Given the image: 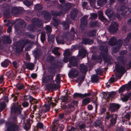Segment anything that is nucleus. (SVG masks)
I'll return each mask as SVG.
<instances>
[{"mask_svg":"<svg viewBox=\"0 0 131 131\" xmlns=\"http://www.w3.org/2000/svg\"><path fill=\"white\" fill-rule=\"evenodd\" d=\"M99 19L102 21H106L107 19H106L103 15V13L101 12H100L99 13Z\"/></svg>","mask_w":131,"mask_h":131,"instance_id":"obj_30","label":"nucleus"},{"mask_svg":"<svg viewBox=\"0 0 131 131\" xmlns=\"http://www.w3.org/2000/svg\"><path fill=\"white\" fill-rule=\"evenodd\" d=\"M53 24L56 27L58 24L60 23V20L57 18L55 17H53Z\"/></svg>","mask_w":131,"mask_h":131,"instance_id":"obj_32","label":"nucleus"},{"mask_svg":"<svg viewBox=\"0 0 131 131\" xmlns=\"http://www.w3.org/2000/svg\"><path fill=\"white\" fill-rule=\"evenodd\" d=\"M63 54L64 57H69V56L71 55V53L69 50H67L65 51L64 53Z\"/></svg>","mask_w":131,"mask_h":131,"instance_id":"obj_44","label":"nucleus"},{"mask_svg":"<svg viewBox=\"0 0 131 131\" xmlns=\"http://www.w3.org/2000/svg\"><path fill=\"white\" fill-rule=\"evenodd\" d=\"M59 48L58 47H55L52 50V51L53 53L55 55L59 56L60 55V53L58 52V50Z\"/></svg>","mask_w":131,"mask_h":131,"instance_id":"obj_36","label":"nucleus"},{"mask_svg":"<svg viewBox=\"0 0 131 131\" xmlns=\"http://www.w3.org/2000/svg\"><path fill=\"white\" fill-rule=\"evenodd\" d=\"M75 5L71 3H66L65 6H63L62 9L60 10V12H58L56 11H52L51 12V14L52 15L54 16H57L61 15L63 13H65L68 10L71 8L74 7Z\"/></svg>","mask_w":131,"mask_h":131,"instance_id":"obj_2","label":"nucleus"},{"mask_svg":"<svg viewBox=\"0 0 131 131\" xmlns=\"http://www.w3.org/2000/svg\"><path fill=\"white\" fill-rule=\"evenodd\" d=\"M34 25H28V29L30 31L33 30L35 28V26H34Z\"/></svg>","mask_w":131,"mask_h":131,"instance_id":"obj_54","label":"nucleus"},{"mask_svg":"<svg viewBox=\"0 0 131 131\" xmlns=\"http://www.w3.org/2000/svg\"><path fill=\"white\" fill-rule=\"evenodd\" d=\"M55 74H52L46 76H43L42 78V81L43 83H47L50 80H52L55 76Z\"/></svg>","mask_w":131,"mask_h":131,"instance_id":"obj_11","label":"nucleus"},{"mask_svg":"<svg viewBox=\"0 0 131 131\" xmlns=\"http://www.w3.org/2000/svg\"><path fill=\"white\" fill-rule=\"evenodd\" d=\"M82 43L85 44H91L93 43V41L87 38L83 39L82 40Z\"/></svg>","mask_w":131,"mask_h":131,"instance_id":"obj_26","label":"nucleus"},{"mask_svg":"<svg viewBox=\"0 0 131 131\" xmlns=\"http://www.w3.org/2000/svg\"><path fill=\"white\" fill-rule=\"evenodd\" d=\"M21 12L20 9L15 8H13L12 10V13L14 15L19 14Z\"/></svg>","mask_w":131,"mask_h":131,"instance_id":"obj_21","label":"nucleus"},{"mask_svg":"<svg viewBox=\"0 0 131 131\" xmlns=\"http://www.w3.org/2000/svg\"><path fill=\"white\" fill-rule=\"evenodd\" d=\"M125 88L124 85L122 86L119 90V93L123 92L125 90Z\"/></svg>","mask_w":131,"mask_h":131,"instance_id":"obj_61","label":"nucleus"},{"mask_svg":"<svg viewBox=\"0 0 131 131\" xmlns=\"http://www.w3.org/2000/svg\"><path fill=\"white\" fill-rule=\"evenodd\" d=\"M99 80V77L96 74H94L91 76V80L94 82H97Z\"/></svg>","mask_w":131,"mask_h":131,"instance_id":"obj_29","label":"nucleus"},{"mask_svg":"<svg viewBox=\"0 0 131 131\" xmlns=\"http://www.w3.org/2000/svg\"><path fill=\"white\" fill-rule=\"evenodd\" d=\"M62 24L63 27L65 29H68L69 28V25L66 22L64 21L62 23Z\"/></svg>","mask_w":131,"mask_h":131,"instance_id":"obj_49","label":"nucleus"},{"mask_svg":"<svg viewBox=\"0 0 131 131\" xmlns=\"http://www.w3.org/2000/svg\"><path fill=\"white\" fill-rule=\"evenodd\" d=\"M61 78L60 76V74H58L56 75V78L55 80V82L59 84L60 83V79Z\"/></svg>","mask_w":131,"mask_h":131,"instance_id":"obj_47","label":"nucleus"},{"mask_svg":"<svg viewBox=\"0 0 131 131\" xmlns=\"http://www.w3.org/2000/svg\"><path fill=\"white\" fill-rule=\"evenodd\" d=\"M52 100L51 97L49 98L48 99V104L50 105L52 107L55 106L56 105V104L52 102L51 101Z\"/></svg>","mask_w":131,"mask_h":131,"instance_id":"obj_41","label":"nucleus"},{"mask_svg":"<svg viewBox=\"0 0 131 131\" xmlns=\"http://www.w3.org/2000/svg\"><path fill=\"white\" fill-rule=\"evenodd\" d=\"M96 32L94 30L90 31L88 33V35L89 36L93 37L96 35Z\"/></svg>","mask_w":131,"mask_h":131,"instance_id":"obj_39","label":"nucleus"},{"mask_svg":"<svg viewBox=\"0 0 131 131\" xmlns=\"http://www.w3.org/2000/svg\"><path fill=\"white\" fill-rule=\"evenodd\" d=\"M88 16H84L81 19L80 26L81 30H84L86 27L88 21Z\"/></svg>","mask_w":131,"mask_h":131,"instance_id":"obj_10","label":"nucleus"},{"mask_svg":"<svg viewBox=\"0 0 131 131\" xmlns=\"http://www.w3.org/2000/svg\"><path fill=\"white\" fill-rule=\"evenodd\" d=\"M64 127V126L62 124H60L59 125L58 129H59V131H62Z\"/></svg>","mask_w":131,"mask_h":131,"instance_id":"obj_56","label":"nucleus"},{"mask_svg":"<svg viewBox=\"0 0 131 131\" xmlns=\"http://www.w3.org/2000/svg\"><path fill=\"white\" fill-rule=\"evenodd\" d=\"M85 75H80L77 79V81L78 82H82L84 80L85 78Z\"/></svg>","mask_w":131,"mask_h":131,"instance_id":"obj_43","label":"nucleus"},{"mask_svg":"<svg viewBox=\"0 0 131 131\" xmlns=\"http://www.w3.org/2000/svg\"><path fill=\"white\" fill-rule=\"evenodd\" d=\"M86 51L83 49H82L79 51L78 56L83 58L86 56Z\"/></svg>","mask_w":131,"mask_h":131,"instance_id":"obj_25","label":"nucleus"},{"mask_svg":"<svg viewBox=\"0 0 131 131\" xmlns=\"http://www.w3.org/2000/svg\"><path fill=\"white\" fill-rule=\"evenodd\" d=\"M80 69L82 73H86L88 70V67L84 64H82L80 66Z\"/></svg>","mask_w":131,"mask_h":131,"instance_id":"obj_19","label":"nucleus"},{"mask_svg":"<svg viewBox=\"0 0 131 131\" xmlns=\"http://www.w3.org/2000/svg\"><path fill=\"white\" fill-rule=\"evenodd\" d=\"M129 98L127 95H126L124 96V97L121 98V100L124 101L126 102L128 101Z\"/></svg>","mask_w":131,"mask_h":131,"instance_id":"obj_60","label":"nucleus"},{"mask_svg":"<svg viewBox=\"0 0 131 131\" xmlns=\"http://www.w3.org/2000/svg\"><path fill=\"white\" fill-rule=\"evenodd\" d=\"M75 33L74 31V28L72 27L71 29L70 32L65 33L63 34L61 37H57L56 40L58 44H64V41L66 40H72L74 36Z\"/></svg>","mask_w":131,"mask_h":131,"instance_id":"obj_1","label":"nucleus"},{"mask_svg":"<svg viewBox=\"0 0 131 131\" xmlns=\"http://www.w3.org/2000/svg\"><path fill=\"white\" fill-rule=\"evenodd\" d=\"M46 30L48 32H50L52 31V29L51 27L49 26H47L46 27Z\"/></svg>","mask_w":131,"mask_h":131,"instance_id":"obj_62","label":"nucleus"},{"mask_svg":"<svg viewBox=\"0 0 131 131\" xmlns=\"http://www.w3.org/2000/svg\"><path fill=\"white\" fill-rule=\"evenodd\" d=\"M118 26V24L114 21H112L111 25L108 28V30L110 32L113 34L116 32L118 30V28L115 26Z\"/></svg>","mask_w":131,"mask_h":131,"instance_id":"obj_8","label":"nucleus"},{"mask_svg":"<svg viewBox=\"0 0 131 131\" xmlns=\"http://www.w3.org/2000/svg\"><path fill=\"white\" fill-rule=\"evenodd\" d=\"M78 12V10L76 9L73 8L72 9L70 13V17L72 19H73L76 17Z\"/></svg>","mask_w":131,"mask_h":131,"instance_id":"obj_17","label":"nucleus"},{"mask_svg":"<svg viewBox=\"0 0 131 131\" xmlns=\"http://www.w3.org/2000/svg\"><path fill=\"white\" fill-rule=\"evenodd\" d=\"M24 99L26 100H30V101H31L35 100V99L33 98L30 95H26L24 97Z\"/></svg>","mask_w":131,"mask_h":131,"instance_id":"obj_46","label":"nucleus"},{"mask_svg":"<svg viewBox=\"0 0 131 131\" xmlns=\"http://www.w3.org/2000/svg\"><path fill=\"white\" fill-rule=\"evenodd\" d=\"M79 74V71L74 68H72L70 70L68 75L71 78H73L77 77Z\"/></svg>","mask_w":131,"mask_h":131,"instance_id":"obj_12","label":"nucleus"},{"mask_svg":"<svg viewBox=\"0 0 131 131\" xmlns=\"http://www.w3.org/2000/svg\"><path fill=\"white\" fill-rule=\"evenodd\" d=\"M120 105L118 104L112 103L110 105V109L112 112H114L117 110L119 108Z\"/></svg>","mask_w":131,"mask_h":131,"instance_id":"obj_13","label":"nucleus"},{"mask_svg":"<svg viewBox=\"0 0 131 131\" xmlns=\"http://www.w3.org/2000/svg\"><path fill=\"white\" fill-rule=\"evenodd\" d=\"M22 110V108L20 106H17V105L14 104L11 108V112L17 114H20Z\"/></svg>","mask_w":131,"mask_h":131,"instance_id":"obj_7","label":"nucleus"},{"mask_svg":"<svg viewBox=\"0 0 131 131\" xmlns=\"http://www.w3.org/2000/svg\"><path fill=\"white\" fill-rule=\"evenodd\" d=\"M116 43L117 45V47L116 48L114 47L112 49V50L113 52H116L119 50L122 44V41L121 40H119Z\"/></svg>","mask_w":131,"mask_h":131,"instance_id":"obj_14","label":"nucleus"},{"mask_svg":"<svg viewBox=\"0 0 131 131\" xmlns=\"http://www.w3.org/2000/svg\"><path fill=\"white\" fill-rule=\"evenodd\" d=\"M44 18L47 20H49L51 18V16L50 14L47 11H45L44 12Z\"/></svg>","mask_w":131,"mask_h":131,"instance_id":"obj_24","label":"nucleus"},{"mask_svg":"<svg viewBox=\"0 0 131 131\" xmlns=\"http://www.w3.org/2000/svg\"><path fill=\"white\" fill-rule=\"evenodd\" d=\"M16 87L19 90L22 89L24 87V85L20 83H18L16 85Z\"/></svg>","mask_w":131,"mask_h":131,"instance_id":"obj_40","label":"nucleus"},{"mask_svg":"<svg viewBox=\"0 0 131 131\" xmlns=\"http://www.w3.org/2000/svg\"><path fill=\"white\" fill-rule=\"evenodd\" d=\"M131 37V34H128L125 39V41H126V42H128L129 40Z\"/></svg>","mask_w":131,"mask_h":131,"instance_id":"obj_57","label":"nucleus"},{"mask_svg":"<svg viewBox=\"0 0 131 131\" xmlns=\"http://www.w3.org/2000/svg\"><path fill=\"white\" fill-rule=\"evenodd\" d=\"M2 41L3 43L5 44L10 43L11 42L9 37L6 36L4 37Z\"/></svg>","mask_w":131,"mask_h":131,"instance_id":"obj_23","label":"nucleus"},{"mask_svg":"<svg viewBox=\"0 0 131 131\" xmlns=\"http://www.w3.org/2000/svg\"><path fill=\"white\" fill-rule=\"evenodd\" d=\"M77 59L74 57H71L69 59V62L71 65L74 67H76L78 65Z\"/></svg>","mask_w":131,"mask_h":131,"instance_id":"obj_15","label":"nucleus"},{"mask_svg":"<svg viewBox=\"0 0 131 131\" xmlns=\"http://www.w3.org/2000/svg\"><path fill=\"white\" fill-rule=\"evenodd\" d=\"M119 13L122 15H129L131 13V9L125 6H122L119 11Z\"/></svg>","mask_w":131,"mask_h":131,"instance_id":"obj_6","label":"nucleus"},{"mask_svg":"<svg viewBox=\"0 0 131 131\" xmlns=\"http://www.w3.org/2000/svg\"><path fill=\"white\" fill-rule=\"evenodd\" d=\"M54 58L52 56H49L47 57V60L48 62L51 63L54 61Z\"/></svg>","mask_w":131,"mask_h":131,"instance_id":"obj_35","label":"nucleus"},{"mask_svg":"<svg viewBox=\"0 0 131 131\" xmlns=\"http://www.w3.org/2000/svg\"><path fill=\"white\" fill-rule=\"evenodd\" d=\"M45 34L44 33H41V35L40 39L41 41L43 43L46 40Z\"/></svg>","mask_w":131,"mask_h":131,"instance_id":"obj_50","label":"nucleus"},{"mask_svg":"<svg viewBox=\"0 0 131 131\" xmlns=\"http://www.w3.org/2000/svg\"><path fill=\"white\" fill-rule=\"evenodd\" d=\"M48 89L49 90L53 88H58L59 87V84H50L47 86Z\"/></svg>","mask_w":131,"mask_h":131,"instance_id":"obj_22","label":"nucleus"},{"mask_svg":"<svg viewBox=\"0 0 131 131\" xmlns=\"http://www.w3.org/2000/svg\"><path fill=\"white\" fill-rule=\"evenodd\" d=\"M6 125L8 126L7 130L8 131H15L20 129V127L18 125L11 124L9 122H6Z\"/></svg>","mask_w":131,"mask_h":131,"instance_id":"obj_5","label":"nucleus"},{"mask_svg":"<svg viewBox=\"0 0 131 131\" xmlns=\"http://www.w3.org/2000/svg\"><path fill=\"white\" fill-rule=\"evenodd\" d=\"M131 116L130 114L129 113H127L125 116V117L128 121L130 119Z\"/></svg>","mask_w":131,"mask_h":131,"instance_id":"obj_63","label":"nucleus"},{"mask_svg":"<svg viewBox=\"0 0 131 131\" xmlns=\"http://www.w3.org/2000/svg\"><path fill=\"white\" fill-rule=\"evenodd\" d=\"M91 18L92 19H96L97 17V15L96 14H91Z\"/></svg>","mask_w":131,"mask_h":131,"instance_id":"obj_59","label":"nucleus"},{"mask_svg":"<svg viewBox=\"0 0 131 131\" xmlns=\"http://www.w3.org/2000/svg\"><path fill=\"white\" fill-rule=\"evenodd\" d=\"M106 2V0H98L97 2L98 5L101 6L105 4Z\"/></svg>","mask_w":131,"mask_h":131,"instance_id":"obj_34","label":"nucleus"},{"mask_svg":"<svg viewBox=\"0 0 131 131\" xmlns=\"http://www.w3.org/2000/svg\"><path fill=\"white\" fill-rule=\"evenodd\" d=\"M23 3L25 5L27 6H29L32 4V3L30 2L28 0L25 1Z\"/></svg>","mask_w":131,"mask_h":131,"instance_id":"obj_58","label":"nucleus"},{"mask_svg":"<svg viewBox=\"0 0 131 131\" xmlns=\"http://www.w3.org/2000/svg\"><path fill=\"white\" fill-rule=\"evenodd\" d=\"M78 103L77 101H73L72 102L68 104V105H66V108L68 111H72L74 110L75 107L77 106Z\"/></svg>","mask_w":131,"mask_h":131,"instance_id":"obj_9","label":"nucleus"},{"mask_svg":"<svg viewBox=\"0 0 131 131\" xmlns=\"http://www.w3.org/2000/svg\"><path fill=\"white\" fill-rule=\"evenodd\" d=\"M90 98H86L83 100L82 103L83 104L86 105L90 102Z\"/></svg>","mask_w":131,"mask_h":131,"instance_id":"obj_33","label":"nucleus"},{"mask_svg":"<svg viewBox=\"0 0 131 131\" xmlns=\"http://www.w3.org/2000/svg\"><path fill=\"white\" fill-rule=\"evenodd\" d=\"M116 38L114 37H112L110 39L109 43V44L110 45L114 46L116 43Z\"/></svg>","mask_w":131,"mask_h":131,"instance_id":"obj_27","label":"nucleus"},{"mask_svg":"<svg viewBox=\"0 0 131 131\" xmlns=\"http://www.w3.org/2000/svg\"><path fill=\"white\" fill-rule=\"evenodd\" d=\"M124 86L127 90H128L131 89V82H129V83Z\"/></svg>","mask_w":131,"mask_h":131,"instance_id":"obj_51","label":"nucleus"},{"mask_svg":"<svg viewBox=\"0 0 131 131\" xmlns=\"http://www.w3.org/2000/svg\"><path fill=\"white\" fill-rule=\"evenodd\" d=\"M9 61L8 60H6L2 63L1 65L4 67H6L9 64Z\"/></svg>","mask_w":131,"mask_h":131,"instance_id":"obj_37","label":"nucleus"},{"mask_svg":"<svg viewBox=\"0 0 131 131\" xmlns=\"http://www.w3.org/2000/svg\"><path fill=\"white\" fill-rule=\"evenodd\" d=\"M117 117V115L116 114H107L105 117L106 118L108 119L110 118H111L110 123L109 125V127H112L114 125L116 122Z\"/></svg>","mask_w":131,"mask_h":131,"instance_id":"obj_4","label":"nucleus"},{"mask_svg":"<svg viewBox=\"0 0 131 131\" xmlns=\"http://www.w3.org/2000/svg\"><path fill=\"white\" fill-rule=\"evenodd\" d=\"M100 50L105 52V53L106 54L107 52V48L106 46H104L102 45H101L100 46Z\"/></svg>","mask_w":131,"mask_h":131,"instance_id":"obj_31","label":"nucleus"},{"mask_svg":"<svg viewBox=\"0 0 131 131\" xmlns=\"http://www.w3.org/2000/svg\"><path fill=\"white\" fill-rule=\"evenodd\" d=\"M26 68L30 70H33L34 67V65L33 63H28L26 66Z\"/></svg>","mask_w":131,"mask_h":131,"instance_id":"obj_28","label":"nucleus"},{"mask_svg":"<svg viewBox=\"0 0 131 131\" xmlns=\"http://www.w3.org/2000/svg\"><path fill=\"white\" fill-rule=\"evenodd\" d=\"M32 22L33 25L37 26H39L42 24L41 20L38 19L37 18L33 19L32 20Z\"/></svg>","mask_w":131,"mask_h":131,"instance_id":"obj_18","label":"nucleus"},{"mask_svg":"<svg viewBox=\"0 0 131 131\" xmlns=\"http://www.w3.org/2000/svg\"><path fill=\"white\" fill-rule=\"evenodd\" d=\"M116 94V92H112L109 93L107 94L108 96H109V97H113Z\"/></svg>","mask_w":131,"mask_h":131,"instance_id":"obj_48","label":"nucleus"},{"mask_svg":"<svg viewBox=\"0 0 131 131\" xmlns=\"http://www.w3.org/2000/svg\"><path fill=\"white\" fill-rule=\"evenodd\" d=\"M94 125L96 127H100L102 125V123L101 121H97L94 123Z\"/></svg>","mask_w":131,"mask_h":131,"instance_id":"obj_42","label":"nucleus"},{"mask_svg":"<svg viewBox=\"0 0 131 131\" xmlns=\"http://www.w3.org/2000/svg\"><path fill=\"white\" fill-rule=\"evenodd\" d=\"M5 104L4 102H2L0 103V112L3 110L5 107Z\"/></svg>","mask_w":131,"mask_h":131,"instance_id":"obj_45","label":"nucleus"},{"mask_svg":"<svg viewBox=\"0 0 131 131\" xmlns=\"http://www.w3.org/2000/svg\"><path fill=\"white\" fill-rule=\"evenodd\" d=\"M42 6L39 4L36 5L35 7V8L36 10H40L42 8Z\"/></svg>","mask_w":131,"mask_h":131,"instance_id":"obj_64","label":"nucleus"},{"mask_svg":"<svg viewBox=\"0 0 131 131\" xmlns=\"http://www.w3.org/2000/svg\"><path fill=\"white\" fill-rule=\"evenodd\" d=\"M7 74L8 77L11 78H12L15 76L16 75V73L15 72H10V73H7Z\"/></svg>","mask_w":131,"mask_h":131,"instance_id":"obj_38","label":"nucleus"},{"mask_svg":"<svg viewBox=\"0 0 131 131\" xmlns=\"http://www.w3.org/2000/svg\"><path fill=\"white\" fill-rule=\"evenodd\" d=\"M50 105L45 104L44 105V107L42 110L41 111L40 113L41 114L48 112L50 110Z\"/></svg>","mask_w":131,"mask_h":131,"instance_id":"obj_16","label":"nucleus"},{"mask_svg":"<svg viewBox=\"0 0 131 131\" xmlns=\"http://www.w3.org/2000/svg\"><path fill=\"white\" fill-rule=\"evenodd\" d=\"M61 99L63 102H66L68 100V97L67 96H63L61 97Z\"/></svg>","mask_w":131,"mask_h":131,"instance_id":"obj_55","label":"nucleus"},{"mask_svg":"<svg viewBox=\"0 0 131 131\" xmlns=\"http://www.w3.org/2000/svg\"><path fill=\"white\" fill-rule=\"evenodd\" d=\"M113 12H112L111 10L110 9H108L106 10L105 12V14L108 16L111 15V14Z\"/></svg>","mask_w":131,"mask_h":131,"instance_id":"obj_52","label":"nucleus"},{"mask_svg":"<svg viewBox=\"0 0 131 131\" xmlns=\"http://www.w3.org/2000/svg\"><path fill=\"white\" fill-rule=\"evenodd\" d=\"M30 41L28 39H25L20 40L17 43L16 47V50L17 52L22 51L25 45L27 44L31 45Z\"/></svg>","mask_w":131,"mask_h":131,"instance_id":"obj_3","label":"nucleus"},{"mask_svg":"<svg viewBox=\"0 0 131 131\" xmlns=\"http://www.w3.org/2000/svg\"><path fill=\"white\" fill-rule=\"evenodd\" d=\"M73 96L74 97H80L82 98V94L75 93L73 94Z\"/></svg>","mask_w":131,"mask_h":131,"instance_id":"obj_53","label":"nucleus"},{"mask_svg":"<svg viewBox=\"0 0 131 131\" xmlns=\"http://www.w3.org/2000/svg\"><path fill=\"white\" fill-rule=\"evenodd\" d=\"M117 71L120 73H124L126 70L124 68L120 65H117L116 67Z\"/></svg>","mask_w":131,"mask_h":131,"instance_id":"obj_20","label":"nucleus"}]
</instances>
